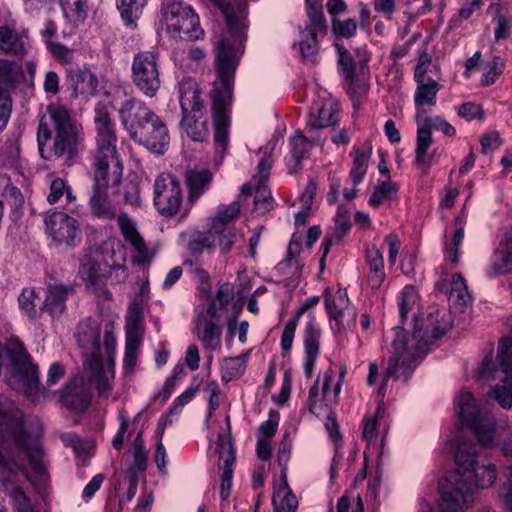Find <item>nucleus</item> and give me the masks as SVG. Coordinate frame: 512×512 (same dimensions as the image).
<instances>
[{"instance_id":"obj_37","label":"nucleus","mask_w":512,"mask_h":512,"mask_svg":"<svg viewBox=\"0 0 512 512\" xmlns=\"http://www.w3.org/2000/svg\"><path fill=\"white\" fill-rule=\"evenodd\" d=\"M275 272L284 277L281 282L286 288L293 290L298 286L302 275V266L297 255L292 252L291 243L285 259L276 265Z\"/></svg>"},{"instance_id":"obj_5","label":"nucleus","mask_w":512,"mask_h":512,"mask_svg":"<svg viewBox=\"0 0 512 512\" xmlns=\"http://www.w3.org/2000/svg\"><path fill=\"white\" fill-rule=\"evenodd\" d=\"M0 445L7 453H25L35 473L46 472L42 447L33 442L26 415L8 398H0Z\"/></svg>"},{"instance_id":"obj_8","label":"nucleus","mask_w":512,"mask_h":512,"mask_svg":"<svg viewBox=\"0 0 512 512\" xmlns=\"http://www.w3.org/2000/svg\"><path fill=\"white\" fill-rule=\"evenodd\" d=\"M11 363L10 386L27 397L34 398L39 391L40 379L37 366L22 344L7 349Z\"/></svg>"},{"instance_id":"obj_17","label":"nucleus","mask_w":512,"mask_h":512,"mask_svg":"<svg viewBox=\"0 0 512 512\" xmlns=\"http://www.w3.org/2000/svg\"><path fill=\"white\" fill-rule=\"evenodd\" d=\"M193 332L205 349L221 350L222 327L214 302H210L206 307H198Z\"/></svg>"},{"instance_id":"obj_3","label":"nucleus","mask_w":512,"mask_h":512,"mask_svg":"<svg viewBox=\"0 0 512 512\" xmlns=\"http://www.w3.org/2000/svg\"><path fill=\"white\" fill-rule=\"evenodd\" d=\"M84 141L82 127L63 105L50 104L39 117L37 144L40 156L46 161L61 160L67 166L73 165L79 157Z\"/></svg>"},{"instance_id":"obj_41","label":"nucleus","mask_w":512,"mask_h":512,"mask_svg":"<svg viewBox=\"0 0 512 512\" xmlns=\"http://www.w3.org/2000/svg\"><path fill=\"white\" fill-rule=\"evenodd\" d=\"M108 263H101L91 256H84L80 260L79 274L81 278L91 285L97 284L107 276Z\"/></svg>"},{"instance_id":"obj_59","label":"nucleus","mask_w":512,"mask_h":512,"mask_svg":"<svg viewBox=\"0 0 512 512\" xmlns=\"http://www.w3.org/2000/svg\"><path fill=\"white\" fill-rule=\"evenodd\" d=\"M332 32L337 38H351L356 34L357 22L355 19H340L333 17L331 19Z\"/></svg>"},{"instance_id":"obj_63","label":"nucleus","mask_w":512,"mask_h":512,"mask_svg":"<svg viewBox=\"0 0 512 512\" xmlns=\"http://www.w3.org/2000/svg\"><path fill=\"white\" fill-rule=\"evenodd\" d=\"M418 124L428 128L430 131L432 129L441 131L444 135L449 137L454 136L456 133L455 128L450 125L443 117L438 115L434 117H428L426 114L424 117H422V120H420Z\"/></svg>"},{"instance_id":"obj_9","label":"nucleus","mask_w":512,"mask_h":512,"mask_svg":"<svg viewBox=\"0 0 512 512\" xmlns=\"http://www.w3.org/2000/svg\"><path fill=\"white\" fill-rule=\"evenodd\" d=\"M274 149V145L270 148L266 146L264 148L263 156L257 165V174L253 176L255 185L251 182L244 183L240 188V197H246L252 194L254 191V208L253 213L256 216H261L273 209L274 200L271 192L267 186V182L270 176V170L272 168L273 159L271 152Z\"/></svg>"},{"instance_id":"obj_21","label":"nucleus","mask_w":512,"mask_h":512,"mask_svg":"<svg viewBox=\"0 0 512 512\" xmlns=\"http://www.w3.org/2000/svg\"><path fill=\"white\" fill-rule=\"evenodd\" d=\"M95 124V150L94 151H117V133L107 107L104 104H97L94 109Z\"/></svg>"},{"instance_id":"obj_27","label":"nucleus","mask_w":512,"mask_h":512,"mask_svg":"<svg viewBox=\"0 0 512 512\" xmlns=\"http://www.w3.org/2000/svg\"><path fill=\"white\" fill-rule=\"evenodd\" d=\"M338 62L341 74L348 85L347 92L354 101V107L358 108L368 91V86L365 83L358 81L355 74V61L351 54L344 53V56L339 58Z\"/></svg>"},{"instance_id":"obj_51","label":"nucleus","mask_w":512,"mask_h":512,"mask_svg":"<svg viewBox=\"0 0 512 512\" xmlns=\"http://www.w3.org/2000/svg\"><path fill=\"white\" fill-rule=\"evenodd\" d=\"M278 500H280V507L284 511L294 512L298 508V500L289 488L285 475L282 477L280 487L273 494L272 501L275 508Z\"/></svg>"},{"instance_id":"obj_40","label":"nucleus","mask_w":512,"mask_h":512,"mask_svg":"<svg viewBox=\"0 0 512 512\" xmlns=\"http://www.w3.org/2000/svg\"><path fill=\"white\" fill-rule=\"evenodd\" d=\"M366 260L369 265L368 284L377 290L385 280L384 258L382 253L375 246L366 251Z\"/></svg>"},{"instance_id":"obj_49","label":"nucleus","mask_w":512,"mask_h":512,"mask_svg":"<svg viewBox=\"0 0 512 512\" xmlns=\"http://www.w3.org/2000/svg\"><path fill=\"white\" fill-rule=\"evenodd\" d=\"M450 301L460 308L471 303L472 297L468 292L466 282L461 274H453L451 278Z\"/></svg>"},{"instance_id":"obj_45","label":"nucleus","mask_w":512,"mask_h":512,"mask_svg":"<svg viewBox=\"0 0 512 512\" xmlns=\"http://www.w3.org/2000/svg\"><path fill=\"white\" fill-rule=\"evenodd\" d=\"M432 131L418 124L416 138V163L420 166L429 168L432 165V158L427 154L428 148L432 145Z\"/></svg>"},{"instance_id":"obj_61","label":"nucleus","mask_w":512,"mask_h":512,"mask_svg":"<svg viewBox=\"0 0 512 512\" xmlns=\"http://www.w3.org/2000/svg\"><path fill=\"white\" fill-rule=\"evenodd\" d=\"M12 500L14 509L17 512H33L30 498L19 486L13 487L11 490H5Z\"/></svg>"},{"instance_id":"obj_35","label":"nucleus","mask_w":512,"mask_h":512,"mask_svg":"<svg viewBox=\"0 0 512 512\" xmlns=\"http://www.w3.org/2000/svg\"><path fill=\"white\" fill-rule=\"evenodd\" d=\"M142 338V325L138 317L127 321L124 367L133 369L137 361L138 348Z\"/></svg>"},{"instance_id":"obj_15","label":"nucleus","mask_w":512,"mask_h":512,"mask_svg":"<svg viewBox=\"0 0 512 512\" xmlns=\"http://www.w3.org/2000/svg\"><path fill=\"white\" fill-rule=\"evenodd\" d=\"M479 378L484 381L499 380L489 392L488 397L494 399L501 408H512V362H501L500 368H490V360L483 359Z\"/></svg>"},{"instance_id":"obj_13","label":"nucleus","mask_w":512,"mask_h":512,"mask_svg":"<svg viewBox=\"0 0 512 512\" xmlns=\"http://www.w3.org/2000/svg\"><path fill=\"white\" fill-rule=\"evenodd\" d=\"M45 232L55 246L74 248L81 243V230L78 221L59 210H50L44 217Z\"/></svg>"},{"instance_id":"obj_29","label":"nucleus","mask_w":512,"mask_h":512,"mask_svg":"<svg viewBox=\"0 0 512 512\" xmlns=\"http://www.w3.org/2000/svg\"><path fill=\"white\" fill-rule=\"evenodd\" d=\"M74 289L63 284L48 285L45 299L40 311L48 313L52 318H59L66 312V300Z\"/></svg>"},{"instance_id":"obj_7","label":"nucleus","mask_w":512,"mask_h":512,"mask_svg":"<svg viewBox=\"0 0 512 512\" xmlns=\"http://www.w3.org/2000/svg\"><path fill=\"white\" fill-rule=\"evenodd\" d=\"M455 403L462 425L472 430L482 446L493 447L496 436L494 416L485 408L476 406L473 394L467 389L460 391Z\"/></svg>"},{"instance_id":"obj_16","label":"nucleus","mask_w":512,"mask_h":512,"mask_svg":"<svg viewBox=\"0 0 512 512\" xmlns=\"http://www.w3.org/2000/svg\"><path fill=\"white\" fill-rule=\"evenodd\" d=\"M93 187L118 186L123 176V163L118 151H94L92 154Z\"/></svg>"},{"instance_id":"obj_39","label":"nucleus","mask_w":512,"mask_h":512,"mask_svg":"<svg viewBox=\"0 0 512 512\" xmlns=\"http://www.w3.org/2000/svg\"><path fill=\"white\" fill-rule=\"evenodd\" d=\"M455 479L450 481L443 487V496L439 499L440 512H465V505L469 500V496L462 495L457 488H454Z\"/></svg>"},{"instance_id":"obj_48","label":"nucleus","mask_w":512,"mask_h":512,"mask_svg":"<svg viewBox=\"0 0 512 512\" xmlns=\"http://www.w3.org/2000/svg\"><path fill=\"white\" fill-rule=\"evenodd\" d=\"M211 238H213L214 248H219L221 253L229 252L236 242L237 234L234 227H218L215 229L213 225L209 229Z\"/></svg>"},{"instance_id":"obj_55","label":"nucleus","mask_w":512,"mask_h":512,"mask_svg":"<svg viewBox=\"0 0 512 512\" xmlns=\"http://www.w3.org/2000/svg\"><path fill=\"white\" fill-rule=\"evenodd\" d=\"M456 231L453 235L451 243L445 242V257L447 260L452 262L453 264L458 263L459 259V248L464 239V227L462 223V219L457 217L455 220Z\"/></svg>"},{"instance_id":"obj_11","label":"nucleus","mask_w":512,"mask_h":512,"mask_svg":"<svg viewBox=\"0 0 512 512\" xmlns=\"http://www.w3.org/2000/svg\"><path fill=\"white\" fill-rule=\"evenodd\" d=\"M153 202L164 217H173L188 206H183V191L180 181L170 173L159 174L153 184Z\"/></svg>"},{"instance_id":"obj_22","label":"nucleus","mask_w":512,"mask_h":512,"mask_svg":"<svg viewBox=\"0 0 512 512\" xmlns=\"http://www.w3.org/2000/svg\"><path fill=\"white\" fill-rule=\"evenodd\" d=\"M512 273V224L503 228L487 269L490 277Z\"/></svg>"},{"instance_id":"obj_43","label":"nucleus","mask_w":512,"mask_h":512,"mask_svg":"<svg viewBox=\"0 0 512 512\" xmlns=\"http://www.w3.org/2000/svg\"><path fill=\"white\" fill-rule=\"evenodd\" d=\"M306 15L308 23L303 29V36L306 32L327 33V22L322 11L321 0H305Z\"/></svg>"},{"instance_id":"obj_25","label":"nucleus","mask_w":512,"mask_h":512,"mask_svg":"<svg viewBox=\"0 0 512 512\" xmlns=\"http://www.w3.org/2000/svg\"><path fill=\"white\" fill-rule=\"evenodd\" d=\"M88 207L91 215L98 220L113 221L119 215L117 205L109 197L108 188L92 186Z\"/></svg>"},{"instance_id":"obj_14","label":"nucleus","mask_w":512,"mask_h":512,"mask_svg":"<svg viewBox=\"0 0 512 512\" xmlns=\"http://www.w3.org/2000/svg\"><path fill=\"white\" fill-rule=\"evenodd\" d=\"M24 69L17 59L0 57V124L7 125L12 111L11 94L24 80Z\"/></svg>"},{"instance_id":"obj_24","label":"nucleus","mask_w":512,"mask_h":512,"mask_svg":"<svg viewBox=\"0 0 512 512\" xmlns=\"http://www.w3.org/2000/svg\"><path fill=\"white\" fill-rule=\"evenodd\" d=\"M321 329L313 316L306 323L303 343L305 349L304 372L307 378L312 376L316 359L320 352Z\"/></svg>"},{"instance_id":"obj_32","label":"nucleus","mask_w":512,"mask_h":512,"mask_svg":"<svg viewBox=\"0 0 512 512\" xmlns=\"http://www.w3.org/2000/svg\"><path fill=\"white\" fill-rule=\"evenodd\" d=\"M414 93V104L416 107L415 120L417 123L427 114L425 106L433 107L437 102V93L441 89V85L429 78L427 81L416 83Z\"/></svg>"},{"instance_id":"obj_6","label":"nucleus","mask_w":512,"mask_h":512,"mask_svg":"<svg viewBox=\"0 0 512 512\" xmlns=\"http://www.w3.org/2000/svg\"><path fill=\"white\" fill-rule=\"evenodd\" d=\"M457 468L449 471L439 482L440 498L443 496V487L455 479L454 488L462 495L469 496L465 511L474 501L473 486L481 489L494 484L497 478L496 466L484 455H480L471 447L460 446L455 454Z\"/></svg>"},{"instance_id":"obj_2","label":"nucleus","mask_w":512,"mask_h":512,"mask_svg":"<svg viewBox=\"0 0 512 512\" xmlns=\"http://www.w3.org/2000/svg\"><path fill=\"white\" fill-rule=\"evenodd\" d=\"M452 326L451 315L445 309L431 307L426 317L415 318L411 335H406L402 328H395L392 341L394 356L388 359L379 394L384 393L389 378L395 380L409 379L414 369L430 350L433 341L443 336Z\"/></svg>"},{"instance_id":"obj_1","label":"nucleus","mask_w":512,"mask_h":512,"mask_svg":"<svg viewBox=\"0 0 512 512\" xmlns=\"http://www.w3.org/2000/svg\"><path fill=\"white\" fill-rule=\"evenodd\" d=\"M212 2L222 12L227 26V33L218 39L214 47L216 79L211 91L214 142L217 151L224 153L229 143L235 74L244 52L248 21L245 12L237 13L224 0Z\"/></svg>"},{"instance_id":"obj_19","label":"nucleus","mask_w":512,"mask_h":512,"mask_svg":"<svg viewBox=\"0 0 512 512\" xmlns=\"http://www.w3.org/2000/svg\"><path fill=\"white\" fill-rule=\"evenodd\" d=\"M31 49L28 29L13 21L0 25V55L11 56L19 61L25 59Z\"/></svg>"},{"instance_id":"obj_18","label":"nucleus","mask_w":512,"mask_h":512,"mask_svg":"<svg viewBox=\"0 0 512 512\" xmlns=\"http://www.w3.org/2000/svg\"><path fill=\"white\" fill-rule=\"evenodd\" d=\"M326 312L332 328L337 331H346L356 325V308L351 305L346 290L338 289L334 294L326 289L324 292Z\"/></svg>"},{"instance_id":"obj_58","label":"nucleus","mask_w":512,"mask_h":512,"mask_svg":"<svg viewBox=\"0 0 512 512\" xmlns=\"http://www.w3.org/2000/svg\"><path fill=\"white\" fill-rule=\"evenodd\" d=\"M245 358L242 356L227 357L221 366L222 379L230 381L240 377L245 371Z\"/></svg>"},{"instance_id":"obj_64","label":"nucleus","mask_w":512,"mask_h":512,"mask_svg":"<svg viewBox=\"0 0 512 512\" xmlns=\"http://www.w3.org/2000/svg\"><path fill=\"white\" fill-rule=\"evenodd\" d=\"M47 50L61 64H71L74 59V50L60 42H48Z\"/></svg>"},{"instance_id":"obj_31","label":"nucleus","mask_w":512,"mask_h":512,"mask_svg":"<svg viewBox=\"0 0 512 512\" xmlns=\"http://www.w3.org/2000/svg\"><path fill=\"white\" fill-rule=\"evenodd\" d=\"M67 81L74 95H94L97 92L98 78L86 67H71L67 70Z\"/></svg>"},{"instance_id":"obj_53","label":"nucleus","mask_w":512,"mask_h":512,"mask_svg":"<svg viewBox=\"0 0 512 512\" xmlns=\"http://www.w3.org/2000/svg\"><path fill=\"white\" fill-rule=\"evenodd\" d=\"M65 195L67 202L72 203L76 200V195L73 193L71 187L67 184V182L59 177H56L51 180L49 187V194L47 196V201L50 204L57 203L60 198Z\"/></svg>"},{"instance_id":"obj_52","label":"nucleus","mask_w":512,"mask_h":512,"mask_svg":"<svg viewBox=\"0 0 512 512\" xmlns=\"http://www.w3.org/2000/svg\"><path fill=\"white\" fill-rule=\"evenodd\" d=\"M39 300V293L32 287L24 288L18 297V303L21 311L33 320L37 319L39 316V312L36 308Z\"/></svg>"},{"instance_id":"obj_62","label":"nucleus","mask_w":512,"mask_h":512,"mask_svg":"<svg viewBox=\"0 0 512 512\" xmlns=\"http://www.w3.org/2000/svg\"><path fill=\"white\" fill-rule=\"evenodd\" d=\"M299 47L303 58L314 62L318 53L317 34L314 32H306V35L303 36L302 31Z\"/></svg>"},{"instance_id":"obj_34","label":"nucleus","mask_w":512,"mask_h":512,"mask_svg":"<svg viewBox=\"0 0 512 512\" xmlns=\"http://www.w3.org/2000/svg\"><path fill=\"white\" fill-rule=\"evenodd\" d=\"M334 371L329 368L324 372L323 383L320 391L319 378L314 382L309 390L307 405L312 414L321 416L327 412L328 406L325 402L326 394L329 390L330 383L332 382Z\"/></svg>"},{"instance_id":"obj_60","label":"nucleus","mask_w":512,"mask_h":512,"mask_svg":"<svg viewBox=\"0 0 512 512\" xmlns=\"http://www.w3.org/2000/svg\"><path fill=\"white\" fill-rule=\"evenodd\" d=\"M205 249H214L209 230L193 234L188 242V250L192 255H200Z\"/></svg>"},{"instance_id":"obj_42","label":"nucleus","mask_w":512,"mask_h":512,"mask_svg":"<svg viewBox=\"0 0 512 512\" xmlns=\"http://www.w3.org/2000/svg\"><path fill=\"white\" fill-rule=\"evenodd\" d=\"M291 145V158L294 164L289 167L290 173H297L301 170L302 160L307 157L310 149L313 147V142L309 140L301 130H297L295 134L290 137Z\"/></svg>"},{"instance_id":"obj_36","label":"nucleus","mask_w":512,"mask_h":512,"mask_svg":"<svg viewBox=\"0 0 512 512\" xmlns=\"http://www.w3.org/2000/svg\"><path fill=\"white\" fill-rule=\"evenodd\" d=\"M339 104L332 100L323 102L317 109L316 114L311 112L306 124L310 131L333 126L338 123Z\"/></svg>"},{"instance_id":"obj_20","label":"nucleus","mask_w":512,"mask_h":512,"mask_svg":"<svg viewBox=\"0 0 512 512\" xmlns=\"http://www.w3.org/2000/svg\"><path fill=\"white\" fill-rule=\"evenodd\" d=\"M116 219L123 238L137 253V256L132 258V263L142 266L149 265L155 256V251L147 246L138 232L134 220L125 212L119 213Z\"/></svg>"},{"instance_id":"obj_30","label":"nucleus","mask_w":512,"mask_h":512,"mask_svg":"<svg viewBox=\"0 0 512 512\" xmlns=\"http://www.w3.org/2000/svg\"><path fill=\"white\" fill-rule=\"evenodd\" d=\"M332 233H326L323 238L321 249L323 255L320 259V266L324 267L325 257L328 255L334 242H340L351 228L350 212L344 205H339L335 218Z\"/></svg>"},{"instance_id":"obj_54","label":"nucleus","mask_w":512,"mask_h":512,"mask_svg":"<svg viewBox=\"0 0 512 512\" xmlns=\"http://www.w3.org/2000/svg\"><path fill=\"white\" fill-rule=\"evenodd\" d=\"M240 209L241 204L239 200L233 201L228 205H221L216 215L213 217L211 225H213L215 229L220 226L230 227L228 223L239 215Z\"/></svg>"},{"instance_id":"obj_4","label":"nucleus","mask_w":512,"mask_h":512,"mask_svg":"<svg viewBox=\"0 0 512 512\" xmlns=\"http://www.w3.org/2000/svg\"><path fill=\"white\" fill-rule=\"evenodd\" d=\"M121 125L129 137L152 153L163 154L170 142L164 121L143 101L126 98L117 108Z\"/></svg>"},{"instance_id":"obj_33","label":"nucleus","mask_w":512,"mask_h":512,"mask_svg":"<svg viewBox=\"0 0 512 512\" xmlns=\"http://www.w3.org/2000/svg\"><path fill=\"white\" fill-rule=\"evenodd\" d=\"M76 340L78 344L91 351V358L100 356V328L91 318L82 320L76 331Z\"/></svg>"},{"instance_id":"obj_38","label":"nucleus","mask_w":512,"mask_h":512,"mask_svg":"<svg viewBox=\"0 0 512 512\" xmlns=\"http://www.w3.org/2000/svg\"><path fill=\"white\" fill-rule=\"evenodd\" d=\"M183 132L193 141H204L209 135L207 119L204 117V110L201 114L192 113L182 116L180 122Z\"/></svg>"},{"instance_id":"obj_50","label":"nucleus","mask_w":512,"mask_h":512,"mask_svg":"<svg viewBox=\"0 0 512 512\" xmlns=\"http://www.w3.org/2000/svg\"><path fill=\"white\" fill-rule=\"evenodd\" d=\"M59 4L66 18L75 23H82L89 10V0H59Z\"/></svg>"},{"instance_id":"obj_46","label":"nucleus","mask_w":512,"mask_h":512,"mask_svg":"<svg viewBox=\"0 0 512 512\" xmlns=\"http://www.w3.org/2000/svg\"><path fill=\"white\" fill-rule=\"evenodd\" d=\"M85 365H87V368L90 370L91 382L95 383L98 393L107 396L111 390V386L109 384V378L104 372L101 357L96 355L93 359H89Z\"/></svg>"},{"instance_id":"obj_28","label":"nucleus","mask_w":512,"mask_h":512,"mask_svg":"<svg viewBox=\"0 0 512 512\" xmlns=\"http://www.w3.org/2000/svg\"><path fill=\"white\" fill-rule=\"evenodd\" d=\"M213 175L207 169H191L185 173V184L188 190L185 208L187 214L191 206L209 189Z\"/></svg>"},{"instance_id":"obj_10","label":"nucleus","mask_w":512,"mask_h":512,"mask_svg":"<svg viewBox=\"0 0 512 512\" xmlns=\"http://www.w3.org/2000/svg\"><path fill=\"white\" fill-rule=\"evenodd\" d=\"M161 14L168 31L178 33L181 38L197 40L204 34L197 14L190 6L181 1L168 0L164 2Z\"/></svg>"},{"instance_id":"obj_26","label":"nucleus","mask_w":512,"mask_h":512,"mask_svg":"<svg viewBox=\"0 0 512 512\" xmlns=\"http://www.w3.org/2000/svg\"><path fill=\"white\" fill-rule=\"evenodd\" d=\"M178 91L182 116L192 113L201 114V111L205 110L201 91L194 79H182L178 84Z\"/></svg>"},{"instance_id":"obj_12","label":"nucleus","mask_w":512,"mask_h":512,"mask_svg":"<svg viewBox=\"0 0 512 512\" xmlns=\"http://www.w3.org/2000/svg\"><path fill=\"white\" fill-rule=\"evenodd\" d=\"M131 71L133 84L145 96H156L161 85L157 51L137 52L133 57Z\"/></svg>"},{"instance_id":"obj_56","label":"nucleus","mask_w":512,"mask_h":512,"mask_svg":"<svg viewBox=\"0 0 512 512\" xmlns=\"http://www.w3.org/2000/svg\"><path fill=\"white\" fill-rule=\"evenodd\" d=\"M369 154L363 150L356 149L353 156V165L349 172V177L353 185H359L366 175Z\"/></svg>"},{"instance_id":"obj_47","label":"nucleus","mask_w":512,"mask_h":512,"mask_svg":"<svg viewBox=\"0 0 512 512\" xmlns=\"http://www.w3.org/2000/svg\"><path fill=\"white\" fill-rule=\"evenodd\" d=\"M148 0H116V7L127 26H135Z\"/></svg>"},{"instance_id":"obj_23","label":"nucleus","mask_w":512,"mask_h":512,"mask_svg":"<svg viewBox=\"0 0 512 512\" xmlns=\"http://www.w3.org/2000/svg\"><path fill=\"white\" fill-rule=\"evenodd\" d=\"M91 399V393L81 377L73 378L61 395L63 405L77 413L85 412L91 404Z\"/></svg>"},{"instance_id":"obj_57","label":"nucleus","mask_w":512,"mask_h":512,"mask_svg":"<svg viewBox=\"0 0 512 512\" xmlns=\"http://www.w3.org/2000/svg\"><path fill=\"white\" fill-rule=\"evenodd\" d=\"M399 187L395 182L383 181L378 185L369 198V204L378 207L381 203L394 198Z\"/></svg>"},{"instance_id":"obj_44","label":"nucleus","mask_w":512,"mask_h":512,"mask_svg":"<svg viewBox=\"0 0 512 512\" xmlns=\"http://www.w3.org/2000/svg\"><path fill=\"white\" fill-rule=\"evenodd\" d=\"M118 193L122 195L125 204L140 207L142 204L141 178L135 173L128 174Z\"/></svg>"}]
</instances>
